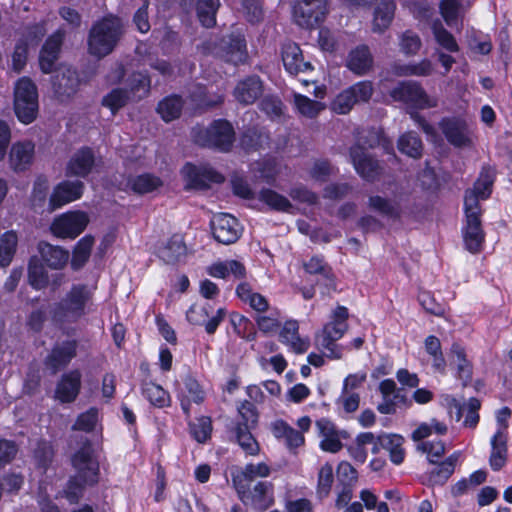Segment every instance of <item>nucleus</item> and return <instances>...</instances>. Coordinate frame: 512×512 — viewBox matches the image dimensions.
<instances>
[{"instance_id":"obj_1","label":"nucleus","mask_w":512,"mask_h":512,"mask_svg":"<svg viewBox=\"0 0 512 512\" xmlns=\"http://www.w3.org/2000/svg\"><path fill=\"white\" fill-rule=\"evenodd\" d=\"M68 447L70 462L76 474L69 479L65 493L71 503H76L86 486H94L99 482L100 463L88 437L71 436Z\"/></svg>"},{"instance_id":"obj_2","label":"nucleus","mask_w":512,"mask_h":512,"mask_svg":"<svg viewBox=\"0 0 512 512\" xmlns=\"http://www.w3.org/2000/svg\"><path fill=\"white\" fill-rule=\"evenodd\" d=\"M390 96L394 101L401 102L411 110V118L418 123L428 138L434 141L436 138L434 127L427 123L417 111L437 107L438 97L429 95L419 82L412 80L399 82L390 91Z\"/></svg>"},{"instance_id":"obj_3","label":"nucleus","mask_w":512,"mask_h":512,"mask_svg":"<svg viewBox=\"0 0 512 512\" xmlns=\"http://www.w3.org/2000/svg\"><path fill=\"white\" fill-rule=\"evenodd\" d=\"M123 33V24L116 16H107L96 22L89 32L88 51L92 56L103 58L116 47Z\"/></svg>"},{"instance_id":"obj_4","label":"nucleus","mask_w":512,"mask_h":512,"mask_svg":"<svg viewBox=\"0 0 512 512\" xmlns=\"http://www.w3.org/2000/svg\"><path fill=\"white\" fill-rule=\"evenodd\" d=\"M94 291L86 284H74L53 310V317L60 322L75 323L92 305Z\"/></svg>"},{"instance_id":"obj_5","label":"nucleus","mask_w":512,"mask_h":512,"mask_svg":"<svg viewBox=\"0 0 512 512\" xmlns=\"http://www.w3.org/2000/svg\"><path fill=\"white\" fill-rule=\"evenodd\" d=\"M348 316V309L338 306L333 312L332 320L316 336L317 345L328 351L329 358L340 359L342 357L341 349L335 342L342 338L348 330Z\"/></svg>"},{"instance_id":"obj_6","label":"nucleus","mask_w":512,"mask_h":512,"mask_svg":"<svg viewBox=\"0 0 512 512\" xmlns=\"http://www.w3.org/2000/svg\"><path fill=\"white\" fill-rule=\"evenodd\" d=\"M14 112L17 119L28 125L38 115V91L36 85L28 77L20 78L14 86Z\"/></svg>"},{"instance_id":"obj_7","label":"nucleus","mask_w":512,"mask_h":512,"mask_svg":"<svg viewBox=\"0 0 512 512\" xmlns=\"http://www.w3.org/2000/svg\"><path fill=\"white\" fill-rule=\"evenodd\" d=\"M192 138L200 146L228 151L234 141V130L228 121L216 120L209 128H194Z\"/></svg>"},{"instance_id":"obj_8","label":"nucleus","mask_w":512,"mask_h":512,"mask_svg":"<svg viewBox=\"0 0 512 512\" xmlns=\"http://www.w3.org/2000/svg\"><path fill=\"white\" fill-rule=\"evenodd\" d=\"M181 175L188 189H206L212 184L223 183L225 177L208 164H185L181 169Z\"/></svg>"},{"instance_id":"obj_9","label":"nucleus","mask_w":512,"mask_h":512,"mask_svg":"<svg viewBox=\"0 0 512 512\" xmlns=\"http://www.w3.org/2000/svg\"><path fill=\"white\" fill-rule=\"evenodd\" d=\"M239 499L257 512H264L274 504V485L270 481H258L244 489H235Z\"/></svg>"},{"instance_id":"obj_10","label":"nucleus","mask_w":512,"mask_h":512,"mask_svg":"<svg viewBox=\"0 0 512 512\" xmlns=\"http://www.w3.org/2000/svg\"><path fill=\"white\" fill-rule=\"evenodd\" d=\"M328 13L327 0H298L293 7V19L303 28H313L322 22Z\"/></svg>"},{"instance_id":"obj_11","label":"nucleus","mask_w":512,"mask_h":512,"mask_svg":"<svg viewBox=\"0 0 512 512\" xmlns=\"http://www.w3.org/2000/svg\"><path fill=\"white\" fill-rule=\"evenodd\" d=\"M124 68L117 65L116 69L108 75V80L112 83L123 81L125 90L132 96V100L139 101L149 95L151 88L150 77L142 72H133L124 79Z\"/></svg>"},{"instance_id":"obj_12","label":"nucleus","mask_w":512,"mask_h":512,"mask_svg":"<svg viewBox=\"0 0 512 512\" xmlns=\"http://www.w3.org/2000/svg\"><path fill=\"white\" fill-rule=\"evenodd\" d=\"M447 141L455 147H469L473 143V134L468 124L459 118H444L439 123Z\"/></svg>"},{"instance_id":"obj_13","label":"nucleus","mask_w":512,"mask_h":512,"mask_svg":"<svg viewBox=\"0 0 512 512\" xmlns=\"http://www.w3.org/2000/svg\"><path fill=\"white\" fill-rule=\"evenodd\" d=\"M211 306L209 304H193L186 312V318L189 323L193 325H204L205 331L208 334H214L219 324L223 321L226 311L219 308L214 316L209 320Z\"/></svg>"},{"instance_id":"obj_14","label":"nucleus","mask_w":512,"mask_h":512,"mask_svg":"<svg viewBox=\"0 0 512 512\" xmlns=\"http://www.w3.org/2000/svg\"><path fill=\"white\" fill-rule=\"evenodd\" d=\"M78 343L76 340H66L56 344L45 360L46 367L52 374L66 367L77 355Z\"/></svg>"},{"instance_id":"obj_15","label":"nucleus","mask_w":512,"mask_h":512,"mask_svg":"<svg viewBox=\"0 0 512 512\" xmlns=\"http://www.w3.org/2000/svg\"><path fill=\"white\" fill-rule=\"evenodd\" d=\"M350 159L356 172L365 180H374L382 171L379 163L366 154L364 147L359 144L351 147Z\"/></svg>"},{"instance_id":"obj_16","label":"nucleus","mask_w":512,"mask_h":512,"mask_svg":"<svg viewBox=\"0 0 512 512\" xmlns=\"http://www.w3.org/2000/svg\"><path fill=\"white\" fill-rule=\"evenodd\" d=\"M84 190V184L80 180H65L60 182L53 190L49 205L51 210L79 199Z\"/></svg>"},{"instance_id":"obj_17","label":"nucleus","mask_w":512,"mask_h":512,"mask_svg":"<svg viewBox=\"0 0 512 512\" xmlns=\"http://www.w3.org/2000/svg\"><path fill=\"white\" fill-rule=\"evenodd\" d=\"M184 390L178 394L181 408L187 418L191 416V403L197 405L205 401L206 393L199 382L190 374L186 375L183 379Z\"/></svg>"},{"instance_id":"obj_18","label":"nucleus","mask_w":512,"mask_h":512,"mask_svg":"<svg viewBox=\"0 0 512 512\" xmlns=\"http://www.w3.org/2000/svg\"><path fill=\"white\" fill-rule=\"evenodd\" d=\"M45 33L46 29L43 24H37L27 29L26 41H19L12 55V66L16 72H20L26 64L28 46L37 44Z\"/></svg>"},{"instance_id":"obj_19","label":"nucleus","mask_w":512,"mask_h":512,"mask_svg":"<svg viewBox=\"0 0 512 512\" xmlns=\"http://www.w3.org/2000/svg\"><path fill=\"white\" fill-rule=\"evenodd\" d=\"M220 56L226 61L235 65L244 63L247 59L246 42L242 35H230L222 39Z\"/></svg>"},{"instance_id":"obj_20","label":"nucleus","mask_w":512,"mask_h":512,"mask_svg":"<svg viewBox=\"0 0 512 512\" xmlns=\"http://www.w3.org/2000/svg\"><path fill=\"white\" fill-rule=\"evenodd\" d=\"M271 473L270 467L264 463H249L244 468L232 474V484L235 489H244L252 486L257 478L268 477Z\"/></svg>"},{"instance_id":"obj_21","label":"nucleus","mask_w":512,"mask_h":512,"mask_svg":"<svg viewBox=\"0 0 512 512\" xmlns=\"http://www.w3.org/2000/svg\"><path fill=\"white\" fill-rule=\"evenodd\" d=\"M80 388L81 373L79 370H72L61 377L55 396L62 403H71L77 398Z\"/></svg>"},{"instance_id":"obj_22","label":"nucleus","mask_w":512,"mask_h":512,"mask_svg":"<svg viewBox=\"0 0 512 512\" xmlns=\"http://www.w3.org/2000/svg\"><path fill=\"white\" fill-rule=\"evenodd\" d=\"M263 92V84L259 77L249 76L238 82L233 95L243 105L253 104Z\"/></svg>"},{"instance_id":"obj_23","label":"nucleus","mask_w":512,"mask_h":512,"mask_svg":"<svg viewBox=\"0 0 512 512\" xmlns=\"http://www.w3.org/2000/svg\"><path fill=\"white\" fill-rule=\"evenodd\" d=\"M94 154L89 148H81L76 151L66 165V175L86 177L94 165Z\"/></svg>"},{"instance_id":"obj_24","label":"nucleus","mask_w":512,"mask_h":512,"mask_svg":"<svg viewBox=\"0 0 512 512\" xmlns=\"http://www.w3.org/2000/svg\"><path fill=\"white\" fill-rule=\"evenodd\" d=\"M347 68L358 76L369 73L373 67V56L366 45L351 50L346 59Z\"/></svg>"},{"instance_id":"obj_25","label":"nucleus","mask_w":512,"mask_h":512,"mask_svg":"<svg viewBox=\"0 0 512 512\" xmlns=\"http://www.w3.org/2000/svg\"><path fill=\"white\" fill-rule=\"evenodd\" d=\"M63 33L59 30L52 34L45 42L39 55V65L44 73H50L58 59Z\"/></svg>"},{"instance_id":"obj_26","label":"nucleus","mask_w":512,"mask_h":512,"mask_svg":"<svg viewBox=\"0 0 512 512\" xmlns=\"http://www.w3.org/2000/svg\"><path fill=\"white\" fill-rule=\"evenodd\" d=\"M282 61L290 74H298L312 69L309 62L304 61L302 51L296 43H285L282 47Z\"/></svg>"},{"instance_id":"obj_27","label":"nucleus","mask_w":512,"mask_h":512,"mask_svg":"<svg viewBox=\"0 0 512 512\" xmlns=\"http://www.w3.org/2000/svg\"><path fill=\"white\" fill-rule=\"evenodd\" d=\"M404 439L397 434H382L378 436V443L372 448V453L377 454L380 449L389 452L390 460L394 464H400L404 460L405 452L403 449Z\"/></svg>"},{"instance_id":"obj_28","label":"nucleus","mask_w":512,"mask_h":512,"mask_svg":"<svg viewBox=\"0 0 512 512\" xmlns=\"http://www.w3.org/2000/svg\"><path fill=\"white\" fill-rule=\"evenodd\" d=\"M507 441V432H504L503 428H499L491 439V454L489 457V464L494 471H499L502 469L507 462Z\"/></svg>"},{"instance_id":"obj_29","label":"nucleus","mask_w":512,"mask_h":512,"mask_svg":"<svg viewBox=\"0 0 512 512\" xmlns=\"http://www.w3.org/2000/svg\"><path fill=\"white\" fill-rule=\"evenodd\" d=\"M79 85V79L76 71L70 67H62L53 77V87L55 93L60 97H70L76 92Z\"/></svg>"},{"instance_id":"obj_30","label":"nucleus","mask_w":512,"mask_h":512,"mask_svg":"<svg viewBox=\"0 0 512 512\" xmlns=\"http://www.w3.org/2000/svg\"><path fill=\"white\" fill-rule=\"evenodd\" d=\"M187 247L184 242L183 236L180 234H173L163 245L159 248L160 258L167 264H176L186 256Z\"/></svg>"},{"instance_id":"obj_31","label":"nucleus","mask_w":512,"mask_h":512,"mask_svg":"<svg viewBox=\"0 0 512 512\" xmlns=\"http://www.w3.org/2000/svg\"><path fill=\"white\" fill-rule=\"evenodd\" d=\"M256 202L262 203L277 212L295 214L297 210L296 206L286 196L269 188L262 189L259 192Z\"/></svg>"},{"instance_id":"obj_32","label":"nucleus","mask_w":512,"mask_h":512,"mask_svg":"<svg viewBox=\"0 0 512 512\" xmlns=\"http://www.w3.org/2000/svg\"><path fill=\"white\" fill-rule=\"evenodd\" d=\"M38 251L43 261L52 269H62L68 263L69 252L59 246L41 241L38 244Z\"/></svg>"},{"instance_id":"obj_33","label":"nucleus","mask_w":512,"mask_h":512,"mask_svg":"<svg viewBox=\"0 0 512 512\" xmlns=\"http://www.w3.org/2000/svg\"><path fill=\"white\" fill-rule=\"evenodd\" d=\"M35 145L32 141L13 144L10 151V163L14 170H24L33 160Z\"/></svg>"},{"instance_id":"obj_34","label":"nucleus","mask_w":512,"mask_h":512,"mask_svg":"<svg viewBox=\"0 0 512 512\" xmlns=\"http://www.w3.org/2000/svg\"><path fill=\"white\" fill-rule=\"evenodd\" d=\"M303 267L307 273L321 276L328 291L336 290V281L332 268L324 261L322 257H311L307 262L303 264Z\"/></svg>"},{"instance_id":"obj_35","label":"nucleus","mask_w":512,"mask_h":512,"mask_svg":"<svg viewBox=\"0 0 512 512\" xmlns=\"http://www.w3.org/2000/svg\"><path fill=\"white\" fill-rule=\"evenodd\" d=\"M236 295L256 312L263 313L269 309V303L266 297L260 293L254 292L251 285L247 282H241L237 286Z\"/></svg>"},{"instance_id":"obj_36","label":"nucleus","mask_w":512,"mask_h":512,"mask_svg":"<svg viewBox=\"0 0 512 512\" xmlns=\"http://www.w3.org/2000/svg\"><path fill=\"white\" fill-rule=\"evenodd\" d=\"M298 330L297 321H287L280 332V339L282 342L290 345L294 352L302 354L309 348V341L300 338Z\"/></svg>"},{"instance_id":"obj_37","label":"nucleus","mask_w":512,"mask_h":512,"mask_svg":"<svg viewBox=\"0 0 512 512\" xmlns=\"http://www.w3.org/2000/svg\"><path fill=\"white\" fill-rule=\"evenodd\" d=\"M395 12V3L392 0L381 1L374 10L373 26L374 32L382 33L391 24Z\"/></svg>"},{"instance_id":"obj_38","label":"nucleus","mask_w":512,"mask_h":512,"mask_svg":"<svg viewBox=\"0 0 512 512\" xmlns=\"http://www.w3.org/2000/svg\"><path fill=\"white\" fill-rule=\"evenodd\" d=\"M163 185L162 180L149 173L130 177L127 181V187L137 194L151 193Z\"/></svg>"},{"instance_id":"obj_39","label":"nucleus","mask_w":512,"mask_h":512,"mask_svg":"<svg viewBox=\"0 0 512 512\" xmlns=\"http://www.w3.org/2000/svg\"><path fill=\"white\" fill-rule=\"evenodd\" d=\"M459 453L455 452L441 463L437 464L429 473V482L432 485H443L454 473Z\"/></svg>"},{"instance_id":"obj_40","label":"nucleus","mask_w":512,"mask_h":512,"mask_svg":"<svg viewBox=\"0 0 512 512\" xmlns=\"http://www.w3.org/2000/svg\"><path fill=\"white\" fill-rule=\"evenodd\" d=\"M142 395L151 405L164 408L170 405V396L160 385L153 382H143L141 385Z\"/></svg>"},{"instance_id":"obj_41","label":"nucleus","mask_w":512,"mask_h":512,"mask_svg":"<svg viewBox=\"0 0 512 512\" xmlns=\"http://www.w3.org/2000/svg\"><path fill=\"white\" fill-rule=\"evenodd\" d=\"M493 177L488 170H483L473 187L468 189L465 196H474L478 201H485L492 192Z\"/></svg>"},{"instance_id":"obj_42","label":"nucleus","mask_w":512,"mask_h":512,"mask_svg":"<svg viewBox=\"0 0 512 512\" xmlns=\"http://www.w3.org/2000/svg\"><path fill=\"white\" fill-rule=\"evenodd\" d=\"M434 66L429 59H422L419 62L396 66L394 72L398 76L425 77L433 73Z\"/></svg>"},{"instance_id":"obj_43","label":"nucleus","mask_w":512,"mask_h":512,"mask_svg":"<svg viewBox=\"0 0 512 512\" xmlns=\"http://www.w3.org/2000/svg\"><path fill=\"white\" fill-rule=\"evenodd\" d=\"M219 6V0H198L196 11L203 26L209 28L216 23V12Z\"/></svg>"},{"instance_id":"obj_44","label":"nucleus","mask_w":512,"mask_h":512,"mask_svg":"<svg viewBox=\"0 0 512 512\" xmlns=\"http://www.w3.org/2000/svg\"><path fill=\"white\" fill-rule=\"evenodd\" d=\"M130 102H135V100H132V96L122 87L111 90L102 99L103 106L109 108L112 114H115Z\"/></svg>"},{"instance_id":"obj_45","label":"nucleus","mask_w":512,"mask_h":512,"mask_svg":"<svg viewBox=\"0 0 512 512\" xmlns=\"http://www.w3.org/2000/svg\"><path fill=\"white\" fill-rule=\"evenodd\" d=\"M238 420L235 427L255 428L258 423L259 414L255 405L250 401H243L237 408Z\"/></svg>"},{"instance_id":"obj_46","label":"nucleus","mask_w":512,"mask_h":512,"mask_svg":"<svg viewBox=\"0 0 512 512\" xmlns=\"http://www.w3.org/2000/svg\"><path fill=\"white\" fill-rule=\"evenodd\" d=\"M294 105L297 112L307 118H315L325 109L323 103L314 101L299 93L294 94Z\"/></svg>"},{"instance_id":"obj_47","label":"nucleus","mask_w":512,"mask_h":512,"mask_svg":"<svg viewBox=\"0 0 512 512\" xmlns=\"http://www.w3.org/2000/svg\"><path fill=\"white\" fill-rule=\"evenodd\" d=\"M189 432L194 440L204 444L210 438L213 430L212 420L208 416H201L194 422H189Z\"/></svg>"},{"instance_id":"obj_48","label":"nucleus","mask_w":512,"mask_h":512,"mask_svg":"<svg viewBox=\"0 0 512 512\" xmlns=\"http://www.w3.org/2000/svg\"><path fill=\"white\" fill-rule=\"evenodd\" d=\"M93 244L94 238L92 236H85L79 240L74 248L71 260V266L74 270L80 269L88 261Z\"/></svg>"},{"instance_id":"obj_49","label":"nucleus","mask_w":512,"mask_h":512,"mask_svg":"<svg viewBox=\"0 0 512 512\" xmlns=\"http://www.w3.org/2000/svg\"><path fill=\"white\" fill-rule=\"evenodd\" d=\"M299 231L310 237L315 244L329 243L339 234L334 229H327L325 226H298Z\"/></svg>"},{"instance_id":"obj_50","label":"nucleus","mask_w":512,"mask_h":512,"mask_svg":"<svg viewBox=\"0 0 512 512\" xmlns=\"http://www.w3.org/2000/svg\"><path fill=\"white\" fill-rule=\"evenodd\" d=\"M431 29L435 41L442 49L452 53L459 51V45L455 37L439 21L434 22Z\"/></svg>"},{"instance_id":"obj_51","label":"nucleus","mask_w":512,"mask_h":512,"mask_svg":"<svg viewBox=\"0 0 512 512\" xmlns=\"http://www.w3.org/2000/svg\"><path fill=\"white\" fill-rule=\"evenodd\" d=\"M333 483V467L330 463H325L318 472L316 495L320 500L329 496Z\"/></svg>"},{"instance_id":"obj_52","label":"nucleus","mask_w":512,"mask_h":512,"mask_svg":"<svg viewBox=\"0 0 512 512\" xmlns=\"http://www.w3.org/2000/svg\"><path fill=\"white\" fill-rule=\"evenodd\" d=\"M17 235L13 231L6 232L0 238V266L7 267L15 254Z\"/></svg>"},{"instance_id":"obj_53","label":"nucleus","mask_w":512,"mask_h":512,"mask_svg":"<svg viewBox=\"0 0 512 512\" xmlns=\"http://www.w3.org/2000/svg\"><path fill=\"white\" fill-rule=\"evenodd\" d=\"M251 430L253 428L235 427V438L242 450L251 456H255L260 452V447L256 439L253 437Z\"/></svg>"},{"instance_id":"obj_54","label":"nucleus","mask_w":512,"mask_h":512,"mask_svg":"<svg viewBox=\"0 0 512 512\" xmlns=\"http://www.w3.org/2000/svg\"><path fill=\"white\" fill-rule=\"evenodd\" d=\"M182 100L177 96H170L163 99L157 107V111L166 122L179 117L182 110Z\"/></svg>"},{"instance_id":"obj_55","label":"nucleus","mask_w":512,"mask_h":512,"mask_svg":"<svg viewBox=\"0 0 512 512\" xmlns=\"http://www.w3.org/2000/svg\"><path fill=\"white\" fill-rule=\"evenodd\" d=\"M398 149L409 157L418 158L422 154L423 146L415 133L408 132L399 138Z\"/></svg>"},{"instance_id":"obj_56","label":"nucleus","mask_w":512,"mask_h":512,"mask_svg":"<svg viewBox=\"0 0 512 512\" xmlns=\"http://www.w3.org/2000/svg\"><path fill=\"white\" fill-rule=\"evenodd\" d=\"M213 238L220 244L230 245L235 243L241 236V226H211Z\"/></svg>"},{"instance_id":"obj_57","label":"nucleus","mask_w":512,"mask_h":512,"mask_svg":"<svg viewBox=\"0 0 512 512\" xmlns=\"http://www.w3.org/2000/svg\"><path fill=\"white\" fill-rule=\"evenodd\" d=\"M465 247L471 253H477L484 241V232L481 226H465L463 230Z\"/></svg>"},{"instance_id":"obj_58","label":"nucleus","mask_w":512,"mask_h":512,"mask_svg":"<svg viewBox=\"0 0 512 512\" xmlns=\"http://www.w3.org/2000/svg\"><path fill=\"white\" fill-rule=\"evenodd\" d=\"M28 279L30 285L35 289L45 288L48 284V275L42 264L31 259L28 265Z\"/></svg>"},{"instance_id":"obj_59","label":"nucleus","mask_w":512,"mask_h":512,"mask_svg":"<svg viewBox=\"0 0 512 512\" xmlns=\"http://www.w3.org/2000/svg\"><path fill=\"white\" fill-rule=\"evenodd\" d=\"M230 182L234 195L244 200L250 201L251 203L257 201V197L254 191L251 189L249 183L243 176L234 174L232 175Z\"/></svg>"},{"instance_id":"obj_60","label":"nucleus","mask_w":512,"mask_h":512,"mask_svg":"<svg viewBox=\"0 0 512 512\" xmlns=\"http://www.w3.org/2000/svg\"><path fill=\"white\" fill-rule=\"evenodd\" d=\"M98 422V409L91 407L86 412L81 413L72 426L74 431L92 432Z\"/></svg>"},{"instance_id":"obj_61","label":"nucleus","mask_w":512,"mask_h":512,"mask_svg":"<svg viewBox=\"0 0 512 512\" xmlns=\"http://www.w3.org/2000/svg\"><path fill=\"white\" fill-rule=\"evenodd\" d=\"M400 49L405 55H415L422 46L420 37L412 31H405L400 36Z\"/></svg>"},{"instance_id":"obj_62","label":"nucleus","mask_w":512,"mask_h":512,"mask_svg":"<svg viewBox=\"0 0 512 512\" xmlns=\"http://www.w3.org/2000/svg\"><path fill=\"white\" fill-rule=\"evenodd\" d=\"M355 105L353 94L349 89L339 93L331 103V110L337 114H347Z\"/></svg>"},{"instance_id":"obj_63","label":"nucleus","mask_w":512,"mask_h":512,"mask_svg":"<svg viewBox=\"0 0 512 512\" xmlns=\"http://www.w3.org/2000/svg\"><path fill=\"white\" fill-rule=\"evenodd\" d=\"M480 202L474 196H465L464 198V211L467 224H481L482 210Z\"/></svg>"},{"instance_id":"obj_64","label":"nucleus","mask_w":512,"mask_h":512,"mask_svg":"<svg viewBox=\"0 0 512 512\" xmlns=\"http://www.w3.org/2000/svg\"><path fill=\"white\" fill-rule=\"evenodd\" d=\"M253 171L259 173V177L268 183H272L279 173V165L275 159H267L257 163Z\"/></svg>"}]
</instances>
